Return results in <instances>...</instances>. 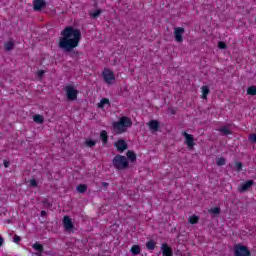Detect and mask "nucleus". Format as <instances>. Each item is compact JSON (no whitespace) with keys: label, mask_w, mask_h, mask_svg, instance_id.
<instances>
[{"label":"nucleus","mask_w":256,"mask_h":256,"mask_svg":"<svg viewBox=\"0 0 256 256\" xmlns=\"http://www.w3.org/2000/svg\"><path fill=\"white\" fill-rule=\"evenodd\" d=\"M45 7H47V2H45V0H34L33 1L34 11H41L42 9H45Z\"/></svg>","instance_id":"12"},{"label":"nucleus","mask_w":256,"mask_h":256,"mask_svg":"<svg viewBox=\"0 0 256 256\" xmlns=\"http://www.w3.org/2000/svg\"><path fill=\"white\" fill-rule=\"evenodd\" d=\"M62 223L66 233H73V231H75V224H73L71 217L64 216Z\"/></svg>","instance_id":"6"},{"label":"nucleus","mask_w":256,"mask_h":256,"mask_svg":"<svg viewBox=\"0 0 256 256\" xmlns=\"http://www.w3.org/2000/svg\"><path fill=\"white\" fill-rule=\"evenodd\" d=\"M234 253L236 256H251V252L247 248V246H243L241 244H238L235 247Z\"/></svg>","instance_id":"7"},{"label":"nucleus","mask_w":256,"mask_h":256,"mask_svg":"<svg viewBox=\"0 0 256 256\" xmlns=\"http://www.w3.org/2000/svg\"><path fill=\"white\" fill-rule=\"evenodd\" d=\"M13 241H14V243L19 244V243H21V237L18 236V235H15L14 238H13Z\"/></svg>","instance_id":"36"},{"label":"nucleus","mask_w":256,"mask_h":256,"mask_svg":"<svg viewBox=\"0 0 256 256\" xmlns=\"http://www.w3.org/2000/svg\"><path fill=\"white\" fill-rule=\"evenodd\" d=\"M225 163H227V160H225V158L221 157L216 161V164L218 165V167H223V165H225Z\"/></svg>","instance_id":"31"},{"label":"nucleus","mask_w":256,"mask_h":256,"mask_svg":"<svg viewBox=\"0 0 256 256\" xmlns=\"http://www.w3.org/2000/svg\"><path fill=\"white\" fill-rule=\"evenodd\" d=\"M100 138L102 140V143L104 145H107L108 141H109V135H107V131L103 130L101 133H100Z\"/></svg>","instance_id":"18"},{"label":"nucleus","mask_w":256,"mask_h":256,"mask_svg":"<svg viewBox=\"0 0 256 256\" xmlns=\"http://www.w3.org/2000/svg\"><path fill=\"white\" fill-rule=\"evenodd\" d=\"M114 147H116L118 153H123V151H127L129 145L127 142H125V140L120 139L114 143Z\"/></svg>","instance_id":"9"},{"label":"nucleus","mask_w":256,"mask_h":256,"mask_svg":"<svg viewBox=\"0 0 256 256\" xmlns=\"http://www.w3.org/2000/svg\"><path fill=\"white\" fill-rule=\"evenodd\" d=\"M130 253L132 255H141V246L134 244L130 249Z\"/></svg>","instance_id":"16"},{"label":"nucleus","mask_w":256,"mask_h":256,"mask_svg":"<svg viewBox=\"0 0 256 256\" xmlns=\"http://www.w3.org/2000/svg\"><path fill=\"white\" fill-rule=\"evenodd\" d=\"M35 255L36 256H43V255H41V252H37V253H35Z\"/></svg>","instance_id":"43"},{"label":"nucleus","mask_w":256,"mask_h":256,"mask_svg":"<svg viewBox=\"0 0 256 256\" xmlns=\"http://www.w3.org/2000/svg\"><path fill=\"white\" fill-rule=\"evenodd\" d=\"M219 131L224 135H231V130H229L227 127H222L219 129Z\"/></svg>","instance_id":"32"},{"label":"nucleus","mask_w":256,"mask_h":256,"mask_svg":"<svg viewBox=\"0 0 256 256\" xmlns=\"http://www.w3.org/2000/svg\"><path fill=\"white\" fill-rule=\"evenodd\" d=\"M10 163L7 160H4V167L7 169V167H9Z\"/></svg>","instance_id":"40"},{"label":"nucleus","mask_w":256,"mask_h":256,"mask_svg":"<svg viewBox=\"0 0 256 256\" xmlns=\"http://www.w3.org/2000/svg\"><path fill=\"white\" fill-rule=\"evenodd\" d=\"M133 126V121H131V118L127 116H122L119 121L113 122L112 127L114 132L117 135H121V133H125L129 127Z\"/></svg>","instance_id":"2"},{"label":"nucleus","mask_w":256,"mask_h":256,"mask_svg":"<svg viewBox=\"0 0 256 256\" xmlns=\"http://www.w3.org/2000/svg\"><path fill=\"white\" fill-rule=\"evenodd\" d=\"M61 37L59 38V49H62L64 53H69L70 57H77L79 55L78 51L74 49L79 47L81 42V30L74 28L73 26L66 27L61 32Z\"/></svg>","instance_id":"1"},{"label":"nucleus","mask_w":256,"mask_h":256,"mask_svg":"<svg viewBox=\"0 0 256 256\" xmlns=\"http://www.w3.org/2000/svg\"><path fill=\"white\" fill-rule=\"evenodd\" d=\"M162 256H173V249L167 243L161 245Z\"/></svg>","instance_id":"13"},{"label":"nucleus","mask_w":256,"mask_h":256,"mask_svg":"<svg viewBox=\"0 0 256 256\" xmlns=\"http://www.w3.org/2000/svg\"><path fill=\"white\" fill-rule=\"evenodd\" d=\"M248 95L255 96L256 95V86H250L247 89Z\"/></svg>","instance_id":"29"},{"label":"nucleus","mask_w":256,"mask_h":256,"mask_svg":"<svg viewBox=\"0 0 256 256\" xmlns=\"http://www.w3.org/2000/svg\"><path fill=\"white\" fill-rule=\"evenodd\" d=\"M102 77L104 80V83L107 85H112L113 81H115V72L109 68H105L102 72Z\"/></svg>","instance_id":"4"},{"label":"nucleus","mask_w":256,"mask_h":256,"mask_svg":"<svg viewBox=\"0 0 256 256\" xmlns=\"http://www.w3.org/2000/svg\"><path fill=\"white\" fill-rule=\"evenodd\" d=\"M219 49H227V44L225 42H218Z\"/></svg>","instance_id":"35"},{"label":"nucleus","mask_w":256,"mask_h":256,"mask_svg":"<svg viewBox=\"0 0 256 256\" xmlns=\"http://www.w3.org/2000/svg\"><path fill=\"white\" fill-rule=\"evenodd\" d=\"M40 215H41V217H47V211L42 210V211L40 212Z\"/></svg>","instance_id":"38"},{"label":"nucleus","mask_w":256,"mask_h":256,"mask_svg":"<svg viewBox=\"0 0 256 256\" xmlns=\"http://www.w3.org/2000/svg\"><path fill=\"white\" fill-rule=\"evenodd\" d=\"M112 165L118 171H125V169H129V160L127 157L118 154L112 159Z\"/></svg>","instance_id":"3"},{"label":"nucleus","mask_w":256,"mask_h":256,"mask_svg":"<svg viewBox=\"0 0 256 256\" xmlns=\"http://www.w3.org/2000/svg\"><path fill=\"white\" fill-rule=\"evenodd\" d=\"M202 99H207V95L211 93V90H209V86H202Z\"/></svg>","instance_id":"20"},{"label":"nucleus","mask_w":256,"mask_h":256,"mask_svg":"<svg viewBox=\"0 0 256 256\" xmlns=\"http://www.w3.org/2000/svg\"><path fill=\"white\" fill-rule=\"evenodd\" d=\"M37 75H38V77H39L40 79H42V78H43V75H45V70H39L38 73H37Z\"/></svg>","instance_id":"37"},{"label":"nucleus","mask_w":256,"mask_h":256,"mask_svg":"<svg viewBox=\"0 0 256 256\" xmlns=\"http://www.w3.org/2000/svg\"><path fill=\"white\" fill-rule=\"evenodd\" d=\"M33 121L34 123H38V124H42L45 122V117H43V115H40V114H36L34 115L33 117Z\"/></svg>","instance_id":"17"},{"label":"nucleus","mask_w":256,"mask_h":256,"mask_svg":"<svg viewBox=\"0 0 256 256\" xmlns=\"http://www.w3.org/2000/svg\"><path fill=\"white\" fill-rule=\"evenodd\" d=\"M248 141H250V143L256 145V133L250 134L248 136Z\"/></svg>","instance_id":"30"},{"label":"nucleus","mask_w":256,"mask_h":256,"mask_svg":"<svg viewBox=\"0 0 256 256\" xmlns=\"http://www.w3.org/2000/svg\"><path fill=\"white\" fill-rule=\"evenodd\" d=\"M102 187H104L105 189H107V187H109V183H107V182H102Z\"/></svg>","instance_id":"41"},{"label":"nucleus","mask_w":256,"mask_h":256,"mask_svg":"<svg viewBox=\"0 0 256 256\" xmlns=\"http://www.w3.org/2000/svg\"><path fill=\"white\" fill-rule=\"evenodd\" d=\"M182 135L185 137V144L187 145L188 149H193V147H195V138L193 135L187 132H183Z\"/></svg>","instance_id":"8"},{"label":"nucleus","mask_w":256,"mask_h":256,"mask_svg":"<svg viewBox=\"0 0 256 256\" xmlns=\"http://www.w3.org/2000/svg\"><path fill=\"white\" fill-rule=\"evenodd\" d=\"M14 48H15V42H13V41H8L4 44V49L6 51H12V49H14Z\"/></svg>","instance_id":"19"},{"label":"nucleus","mask_w":256,"mask_h":256,"mask_svg":"<svg viewBox=\"0 0 256 256\" xmlns=\"http://www.w3.org/2000/svg\"><path fill=\"white\" fill-rule=\"evenodd\" d=\"M101 13H103L101 9L95 10L93 13H90V17H92V19H97Z\"/></svg>","instance_id":"27"},{"label":"nucleus","mask_w":256,"mask_h":256,"mask_svg":"<svg viewBox=\"0 0 256 256\" xmlns=\"http://www.w3.org/2000/svg\"><path fill=\"white\" fill-rule=\"evenodd\" d=\"M76 191L78 193H86L87 192V185L86 184H79L77 187H76Z\"/></svg>","instance_id":"23"},{"label":"nucleus","mask_w":256,"mask_h":256,"mask_svg":"<svg viewBox=\"0 0 256 256\" xmlns=\"http://www.w3.org/2000/svg\"><path fill=\"white\" fill-rule=\"evenodd\" d=\"M208 213H212V215H219L221 213V208L220 207H214L208 210Z\"/></svg>","instance_id":"26"},{"label":"nucleus","mask_w":256,"mask_h":256,"mask_svg":"<svg viewBox=\"0 0 256 256\" xmlns=\"http://www.w3.org/2000/svg\"><path fill=\"white\" fill-rule=\"evenodd\" d=\"M185 33V28L177 27L174 29V38L177 43H183V34Z\"/></svg>","instance_id":"10"},{"label":"nucleus","mask_w":256,"mask_h":256,"mask_svg":"<svg viewBox=\"0 0 256 256\" xmlns=\"http://www.w3.org/2000/svg\"><path fill=\"white\" fill-rule=\"evenodd\" d=\"M43 253H45V255H53L51 251H43Z\"/></svg>","instance_id":"42"},{"label":"nucleus","mask_w":256,"mask_h":256,"mask_svg":"<svg viewBox=\"0 0 256 256\" xmlns=\"http://www.w3.org/2000/svg\"><path fill=\"white\" fill-rule=\"evenodd\" d=\"M127 156V160L131 161V163H135V161H137V154H135L133 151L129 150L126 153Z\"/></svg>","instance_id":"15"},{"label":"nucleus","mask_w":256,"mask_h":256,"mask_svg":"<svg viewBox=\"0 0 256 256\" xmlns=\"http://www.w3.org/2000/svg\"><path fill=\"white\" fill-rule=\"evenodd\" d=\"M3 243H5V239H3L0 235V247H3Z\"/></svg>","instance_id":"39"},{"label":"nucleus","mask_w":256,"mask_h":256,"mask_svg":"<svg viewBox=\"0 0 256 256\" xmlns=\"http://www.w3.org/2000/svg\"><path fill=\"white\" fill-rule=\"evenodd\" d=\"M148 127L151 131H159V121L150 120L148 123Z\"/></svg>","instance_id":"14"},{"label":"nucleus","mask_w":256,"mask_h":256,"mask_svg":"<svg viewBox=\"0 0 256 256\" xmlns=\"http://www.w3.org/2000/svg\"><path fill=\"white\" fill-rule=\"evenodd\" d=\"M156 245L157 243H155L153 240L146 242V248L148 249V251H154Z\"/></svg>","instance_id":"22"},{"label":"nucleus","mask_w":256,"mask_h":256,"mask_svg":"<svg viewBox=\"0 0 256 256\" xmlns=\"http://www.w3.org/2000/svg\"><path fill=\"white\" fill-rule=\"evenodd\" d=\"M64 91H66L68 101H76L79 91L75 87L68 85L64 88Z\"/></svg>","instance_id":"5"},{"label":"nucleus","mask_w":256,"mask_h":256,"mask_svg":"<svg viewBox=\"0 0 256 256\" xmlns=\"http://www.w3.org/2000/svg\"><path fill=\"white\" fill-rule=\"evenodd\" d=\"M85 145L87 147H95V145H97V141L91 140V139H86Z\"/></svg>","instance_id":"28"},{"label":"nucleus","mask_w":256,"mask_h":256,"mask_svg":"<svg viewBox=\"0 0 256 256\" xmlns=\"http://www.w3.org/2000/svg\"><path fill=\"white\" fill-rule=\"evenodd\" d=\"M105 105H109V99H107V98H103L100 101V103H98L99 109H103V107H105Z\"/></svg>","instance_id":"25"},{"label":"nucleus","mask_w":256,"mask_h":256,"mask_svg":"<svg viewBox=\"0 0 256 256\" xmlns=\"http://www.w3.org/2000/svg\"><path fill=\"white\" fill-rule=\"evenodd\" d=\"M188 223H190L191 225H197V223H199V216L197 215L190 216Z\"/></svg>","instance_id":"21"},{"label":"nucleus","mask_w":256,"mask_h":256,"mask_svg":"<svg viewBox=\"0 0 256 256\" xmlns=\"http://www.w3.org/2000/svg\"><path fill=\"white\" fill-rule=\"evenodd\" d=\"M32 247L35 249V251H38L39 253H43L44 251L43 245L39 244V242L34 243Z\"/></svg>","instance_id":"24"},{"label":"nucleus","mask_w":256,"mask_h":256,"mask_svg":"<svg viewBox=\"0 0 256 256\" xmlns=\"http://www.w3.org/2000/svg\"><path fill=\"white\" fill-rule=\"evenodd\" d=\"M236 171L237 173H241V171H243V162H236Z\"/></svg>","instance_id":"33"},{"label":"nucleus","mask_w":256,"mask_h":256,"mask_svg":"<svg viewBox=\"0 0 256 256\" xmlns=\"http://www.w3.org/2000/svg\"><path fill=\"white\" fill-rule=\"evenodd\" d=\"M30 183V187H37L38 183H37V180L35 179V177H33V179H31L29 181Z\"/></svg>","instance_id":"34"},{"label":"nucleus","mask_w":256,"mask_h":256,"mask_svg":"<svg viewBox=\"0 0 256 256\" xmlns=\"http://www.w3.org/2000/svg\"><path fill=\"white\" fill-rule=\"evenodd\" d=\"M253 185H255V181L248 180L238 187V191H239V193H245V191H249V189H251V187H253Z\"/></svg>","instance_id":"11"}]
</instances>
